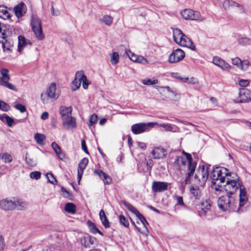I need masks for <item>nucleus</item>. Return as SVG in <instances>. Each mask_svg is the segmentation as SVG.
<instances>
[{"label":"nucleus","instance_id":"f257e3e1","mask_svg":"<svg viewBox=\"0 0 251 251\" xmlns=\"http://www.w3.org/2000/svg\"><path fill=\"white\" fill-rule=\"evenodd\" d=\"M224 189L226 192L227 194L233 196V195L239 190V207L237 210L238 213H241L244 211L242 208L248 201V195L245 187L242 184L241 181L229 182L226 181L224 184Z\"/></svg>","mask_w":251,"mask_h":251},{"label":"nucleus","instance_id":"f03ea898","mask_svg":"<svg viewBox=\"0 0 251 251\" xmlns=\"http://www.w3.org/2000/svg\"><path fill=\"white\" fill-rule=\"evenodd\" d=\"M186 158H184L182 156H177L175 161V164L179 167V170L181 171L184 170L185 167L187 168V173L186 174L184 182L185 184L191 183V177L193 176L196 170L197 163L193 161L190 154L183 151Z\"/></svg>","mask_w":251,"mask_h":251},{"label":"nucleus","instance_id":"7ed1b4c3","mask_svg":"<svg viewBox=\"0 0 251 251\" xmlns=\"http://www.w3.org/2000/svg\"><path fill=\"white\" fill-rule=\"evenodd\" d=\"M210 177L212 179H219L221 182L225 183L228 181L229 182L241 181L236 173H228L227 169L226 168L219 167L212 169Z\"/></svg>","mask_w":251,"mask_h":251},{"label":"nucleus","instance_id":"20e7f679","mask_svg":"<svg viewBox=\"0 0 251 251\" xmlns=\"http://www.w3.org/2000/svg\"><path fill=\"white\" fill-rule=\"evenodd\" d=\"M218 205L219 208L223 211L233 210L236 211L239 207V202L233 196L227 194L220 197L218 200Z\"/></svg>","mask_w":251,"mask_h":251},{"label":"nucleus","instance_id":"39448f33","mask_svg":"<svg viewBox=\"0 0 251 251\" xmlns=\"http://www.w3.org/2000/svg\"><path fill=\"white\" fill-rule=\"evenodd\" d=\"M25 205L24 202L16 198L12 200L5 199L0 201V208L4 210H22Z\"/></svg>","mask_w":251,"mask_h":251},{"label":"nucleus","instance_id":"423d86ee","mask_svg":"<svg viewBox=\"0 0 251 251\" xmlns=\"http://www.w3.org/2000/svg\"><path fill=\"white\" fill-rule=\"evenodd\" d=\"M210 168L200 166L194 177L196 183L200 186H204L209 177Z\"/></svg>","mask_w":251,"mask_h":251},{"label":"nucleus","instance_id":"0eeeda50","mask_svg":"<svg viewBox=\"0 0 251 251\" xmlns=\"http://www.w3.org/2000/svg\"><path fill=\"white\" fill-rule=\"evenodd\" d=\"M30 25L36 38L38 40H43L45 36L43 33L41 20L36 15H32Z\"/></svg>","mask_w":251,"mask_h":251},{"label":"nucleus","instance_id":"6e6552de","mask_svg":"<svg viewBox=\"0 0 251 251\" xmlns=\"http://www.w3.org/2000/svg\"><path fill=\"white\" fill-rule=\"evenodd\" d=\"M155 124V123L152 122L136 124L131 126V129L134 134H139L149 131Z\"/></svg>","mask_w":251,"mask_h":251},{"label":"nucleus","instance_id":"1a4fd4ad","mask_svg":"<svg viewBox=\"0 0 251 251\" xmlns=\"http://www.w3.org/2000/svg\"><path fill=\"white\" fill-rule=\"evenodd\" d=\"M211 206V202L210 200H207L202 201L201 203V210L199 211V215L202 218L210 220L211 218L209 215L212 213L210 210Z\"/></svg>","mask_w":251,"mask_h":251},{"label":"nucleus","instance_id":"9d476101","mask_svg":"<svg viewBox=\"0 0 251 251\" xmlns=\"http://www.w3.org/2000/svg\"><path fill=\"white\" fill-rule=\"evenodd\" d=\"M185 54L181 49H177L174 50L170 54L168 61L170 63H176L182 60L185 57Z\"/></svg>","mask_w":251,"mask_h":251},{"label":"nucleus","instance_id":"9b49d317","mask_svg":"<svg viewBox=\"0 0 251 251\" xmlns=\"http://www.w3.org/2000/svg\"><path fill=\"white\" fill-rule=\"evenodd\" d=\"M251 100V92L245 88L240 89L238 93V98L236 102L239 103L247 102Z\"/></svg>","mask_w":251,"mask_h":251},{"label":"nucleus","instance_id":"f8f14e48","mask_svg":"<svg viewBox=\"0 0 251 251\" xmlns=\"http://www.w3.org/2000/svg\"><path fill=\"white\" fill-rule=\"evenodd\" d=\"M181 15L185 20H196L200 18V13L190 9H186L181 11Z\"/></svg>","mask_w":251,"mask_h":251},{"label":"nucleus","instance_id":"ddd939ff","mask_svg":"<svg viewBox=\"0 0 251 251\" xmlns=\"http://www.w3.org/2000/svg\"><path fill=\"white\" fill-rule=\"evenodd\" d=\"M62 121L63 127L66 130L75 128L77 126L76 119L72 116L62 119Z\"/></svg>","mask_w":251,"mask_h":251},{"label":"nucleus","instance_id":"4468645a","mask_svg":"<svg viewBox=\"0 0 251 251\" xmlns=\"http://www.w3.org/2000/svg\"><path fill=\"white\" fill-rule=\"evenodd\" d=\"M75 77L77 79V81L80 82V84L82 83V87L84 89H87L88 88L90 83L87 79V77L85 75L83 71L76 72Z\"/></svg>","mask_w":251,"mask_h":251},{"label":"nucleus","instance_id":"2eb2a0df","mask_svg":"<svg viewBox=\"0 0 251 251\" xmlns=\"http://www.w3.org/2000/svg\"><path fill=\"white\" fill-rule=\"evenodd\" d=\"M168 184L165 182L154 181L152 184V190L154 192H162L168 189Z\"/></svg>","mask_w":251,"mask_h":251},{"label":"nucleus","instance_id":"dca6fc26","mask_svg":"<svg viewBox=\"0 0 251 251\" xmlns=\"http://www.w3.org/2000/svg\"><path fill=\"white\" fill-rule=\"evenodd\" d=\"M212 62L223 71H229L231 68V66L228 63L218 56L214 57Z\"/></svg>","mask_w":251,"mask_h":251},{"label":"nucleus","instance_id":"f3484780","mask_svg":"<svg viewBox=\"0 0 251 251\" xmlns=\"http://www.w3.org/2000/svg\"><path fill=\"white\" fill-rule=\"evenodd\" d=\"M151 154L154 159H160L166 157L167 151L163 148L159 147L154 148L152 150Z\"/></svg>","mask_w":251,"mask_h":251},{"label":"nucleus","instance_id":"a211bd4d","mask_svg":"<svg viewBox=\"0 0 251 251\" xmlns=\"http://www.w3.org/2000/svg\"><path fill=\"white\" fill-rule=\"evenodd\" d=\"M178 44L182 47L189 48L193 50H196L195 45L193 44L191 40L185 35L183 36L180 41H179Z\"/></svg>","mask_w":251,"mask_h":251},{"label":"nucleus","instance_id":"6ab92c4d","mask_svg":"<svg viewBox=\"0 0 251 251\" xmlns=\"http://www.w3.org/2000/svg\"><path fill=\"white\" fill-rule=\"evenodd\" d=\"M14 11L17 17L21 18L26 13V5L24 3L21 2L14 7Z\"/></svg>","mask_w":251,"mask_h":251},{"label":"nucleus","instance_id":"aec40b11","mask_svg":"<svg viewBox=\"0 0 251 251\" xmlns=\"http://www.w3.org/2000/svg\"><path fill=\"white\" fill-rule=\"evenodd\" d=\"M96 239L90 235L83 236L80 239V244L85 247H90L94 244Z\"/></svg>","mask_w":251,"mask_h":251},{"label":"nucleus","instance_id":"412c9836","mask_svg":"<svg viewBox=\"0 0 251 251\" xmlns=\"http://www.w3.org/2000/svg\"><path fill=\"white\" fill-rule=\"evenodd\" d=\"M136 217L140 220L143 226V229L142 230H141V229L139 227H137V229L143 235H147L148 233V230L146 226V225L148 224V222L147 221L144 216L140 212L137 214Z\"/></svg>","mask_w":251,"mask_h":251},{"label":"nucleus","instance_id":"4be33fe9","mask_svg":"<svg viewBox=\"0 0 251 251\" xmlns=\"http://www.w3.org/2000/svg\"><path fill=\"white\" fill-rule=\"evenodd\" d=\"M72 106L66 107L62 106L59 108V113L61 116V119L72 116Z\"/></svg>","mask_w":251,"mask_h":251},{"label":"nucleus","instance_id":"5701e85b","mask_svg":"<svg viewBox=\"0 0 251 251\" xmlns=\"http://www.w3.org/2000/svg\"><path fill=\"white\" fill-rule=\"evenodd\" d=\"M56 84L55 83H52L47 90L46 93L51 99L56 100L58 98L56 94Z\"/></svg>","mask_w":251,"mask_h":251},{"label":"nucleus","instance_id":"b1692460","mask_svg":"<svg viewBox=\"0 0 251 251\" xmlns=\"http://www.w3.org/2000/svg\"><path fill=\"white\" fill-rule=\"evenodd\" d=\"M27 44H31L29 40H26L25 37L23 36L20 35L18 36V51L19 52H21L24 47Z\"/></svg>","mask_w":251,"mask_h":251},{"label":"nucleus","instance_id":"393cba45","mask_svg":"<svg viewBox=\"0 0 251 251\" xmlns=\"http://www.w3.org/2000/svg\"><path fill=\"white\" fill-rule=\"evenodd\" d=\"M10 17V13L7 7L3 5H0V18L5 20Z\"/></svg>","mask_w":251,"mask_h":251},{"label":"nucleus","instance_id":"a878e982","mask_svg":"<svg viewBox=\"0 0 251 251\" xmlns=\"http://www.w3.org/2000/svg\"><path fill=\"white\" fill-rule=\"evenodd\" d=\"M184 35L181 30L178 28H175L173 30V38L176 44H178L179 41H180Z\"/></svg>","mask_w":251,"mask_h":251},{"label":"nucleus","instance_id":"bb28decb","mask_svg":"<svg viewBox=\"0 0 251 251\" xmlns=\"http://www.w3.org/2000/svg\"><path fill=\"white\" fill-rule=\"evenodd\" d=\"M191 195L196 200H199L201 197V192L198 186H191L190 188Z\"/></svg>","mask_w":251,"mask_h":251},{"label":"nucleus","instance_id":"cd10ccee","mask_svg":"<svg viewBox=\"0 0 251 251\" xmlns=\"http://www.w3.org/2000/svg\"><path fill=\"white\" fill-rule=\"evenodd\" d=\"M99 216L102 225L105 228H108L110 226L109 221L105 215V212L103 209L100 210Z\"/></svg>","mask_w":251,"mask_h":251},{"label":"nucleus","instance_id":"c85d7f7f","mask_svg":"<svg viewBox=\"0 0 251 251\" xmlns=\"http://www.w3.org/2000/svg\"><path fill=\"white\" fill-rule=\"evenodd\" d=\"M0 120L4 123H6L8 126H12L14 123V119L6 114L0 115Z\"/></svg>","mask_w":251,"mask_h":251},{"label":"nucleus","instance_id":"c756f323","mask_svg":"<svg viewBox=\"0 0 251 251\" xmlns=\"http://www.w3.org/2000/svg\"><path fill=\"white\" fill-rule=\"evenodd\" d=\"M9 71L7 69H1L0 70V73L1 75V76L0 77V79L1 80V83L2 82L8 81L10 79V76L8 75Z\"/></svg>","mask_w":251,"mask_h":251},{"label":"nucleus","instance_id":"7c9ffc66","mask_svg":"<svg viewBox=\"0 0 251 251\" xmlns=\"http://www.w3.org/2000/svg\"><path fill=\"white\" fill-rule=\"evenodd\" d=\"M64 210L68 213L74 214L76 212V207L74 203L68 202L66 203Z\"/></svg>","mask_w":251,"mask_h":251},{"label":"nucleus","instance_id":"2f4dec72","mask_svg":"<svg viewBox=\"0 0 251 251\" xmlns=\"http://www.w3.org/2000/svg\"><path fill=\"white\" fill-rule=\"evenodd\" d=\"M211 187L216 191H221V188L224 186V182H221L219 179H212Z\"/></svg>","mask_w":251,"mask_h":251},{"label":"nucleus","instance_id":"473e14b6","mask_svg":"<svg viewBox=\"0 0 251 251\" xmlns=\"http://www.w3.org/2000/svg\"><path fill=\"white\" fill-rule=\"evenodd\" d=\"M123 203L130 211L134 214L136 216L139 213V212L130 203L126 202L125 201H122Z\"/></svg>","mask_w":251,"mask_h":251},{"label":"nucleus","instance_id":"72a5a7b5","mask_svg":"<svg viewBox=\"0 0 251 251\" xmlns=\"http://www.w3.org/2000/svg\"><path fill=\"white\" fill-rule=\"evenodd\" d=\"M88 225L90 230V232L93 234H96L97 233H99L100 235H102L103 233L102 232L100 231L94 225V223H93L91 221L88 222Z\"/></svg>","mask_w":251,"mask_h":251},{"label":"nucleus","instance_id":"f704fd0d","mask_svg":"<svg viewBox=\"0 0 251 251\" xmlns=\"http://www.w3.org/2000/svg\"><path fill=\"white\" fill-rule=\"evenodd\" d=\"M35 139L36 142L41 145H43L45 144V140L46 139V137L44 134L40 133H36L34 135Z\"/></svg>","mask_w":251,"mask_h":251},{"label":"nucleus","instance_id":"c9c22d12","mask_svg":"<svg viewBox=\"0 0 251 251\" xmlns=\"http://www.w3.org/2000/svg\"><path fill=\"white\" fill-rule=\"evenodd\" d=\"M88 163V159L87 158H84L80 160L78 164V169L80 171L84 172L86 167Z\"/></svg>","mask_w":251,"mask_h":251},{"label":"nucleus","instance_id":"e433bc0d","mask_svg":"<svg viewBox=\"0 0 251 251\" xmlns=\"http://www.w3.org/2000/svg\"><path fill=\"white\" fill-rule=\"evenodd\" d=\"M113 19L110 16L108 15H105L100 21L103 22L106 25L110 26L113 22Z\"/></svg>","mask_w":251,"mask_h":251},{"label":"nucleus","instance_id":"4c0bfd02","mask_svg":"<svg viewBox=\"0 0 251 251\" xmlns=\"http://www.w3.org/2000/svg\"><path fill=\"white\" fill-rule=\"evenodd\" d=\"M25 159L27 165L29 167H33L37 165V161L33 158L28 157L27 153L25 154Z\"/></svg>","mask_w":251,"mask_h":251},{"label":"nucleus","instance_id":"58836bf2","mask_svg":"<svg viewBox=\"0 0 251 251\" xmlns=\"http://www.w3.org/2000/svg\"><path fill=\"white\" fill-rule=\"evenodd\" d=\"M119 55L117 52H113L110 56V62L112 65H116L119 62Z\"/></svg>","mask_w":251,"mask_h":251},{"label":"nucleus","instance_id":"ea45409f","mask_svg":"<svg viewBox=\"0 0 251 251\" xmlns=\"http://www.w3.org/2000/svg\"><path fill=\"white\" fill-rule=\"evenodd\" d=\"M0 158L3 159L5 163H9L12 161V156L6 153H0Z\"/></svg>","mask_w":251,"mask_h":251},{"label":"nucleus","instance_id":"a19ab883","mask_svg":"<svg viewBox=\"0 0 251 251\" xmlns=\"http://www.w3.org/2000/svg\"><path fill=\"white\" fill-rule=\"evenodd\" d=\"M126 53L129 58L132 61L137 62L138 55L133 53L129 50H126Z\"/></svg>","mask_w":251,"mask_h":251},{"label":"nucleus","instance_id":"79ce46f5","mask_svg":"<svg viewBox=\"0 0 251 251\" xmlns=\"http://www.w3.org/2000/svg\"><path fill=\"white\" fill-rule=\"evenodd\" d=\"M142 82L144 85H151L157 84L158 82V80L157 79H147L143 80Z\"/></svg>","mask_w":251,"mask_h":251},{"label":"nucleus","instance_id":"37998d69","mask_svg":"<svg viewBox=\"0 0 251 251\" xmlns=\"http://www.w3.org/2000/svg\"><path fill=\"white\" fill-rule=\"evenodd\" d=\"M51 98L49 97L46 93H43L41 94V100L44 104H47L50 102Z\"/></svg>","mask_w":251,"mask_h":251},{"label":"nucleus","instance_id":"c03bdc74","mask_svg":"<svg viewBox=\"0 0 251 251\" xmlns=\"http://www.w3.org/2000/svg\"><path fill=\"white\" fill-rule=\"evenodd\" d=\"M80 83L78 81H77V79L75 77L74 80L73 81V82L71 83V88L72 90L75 91L79 89V88L80 86Z\"/></svg>","mask_w":251,"mask_h":251},{"label":"nucleus","instance_id":"a18cd8bd","mask_svg":"<svg viewBox=\"0 0 251 251\" xmlns=\"http://www.w3.org/2000/svg\"><path fill=\"white\" fill-rule=\"evenodd\" d=\"M181 80L183 82L189 83V84H196L198 81L197 80L193 77H192L190 78L188 77H182L181 78Z\"/></svg>","mask_w":251,"mask_h":251},{"label":"nucleus","instance_id":"49530a36","mask_svg":"<svg viewBox=\"0 0 251 251\" xmlns=\"http://www.w3.org/2000/svg\"><path fill=\"white\" fill-rule=\"evenodd\" d=\"M10 106L4 101L0 100V109L3 111L6 112L10 110Z\"/></svg>","mask_w":251,"mask_h":251},{"label":"nucleus","instance_id":"de8ad7c7","mask_svg":"<svg viewBox=\"0 0 251 251\" xmlns=\"http://www.w3.org/2000/svg\"><path fill=\"white\" fill-rule=\"evenodd\" d=\"M46 176L48 180V181L51 184L55 185L57 183V180L52 174L47 173L46 174Z\"/></svg>","mask_w":251,"mask_h":251},{"label":"nucleus","instance_id":"09e8293b","mask_svg":"<svg viewBox=\"0 0 251 251\" xmlns=\"http://www.w3.org/2000/svg\"><path fill=\"white\" fill-rule=\"evenodd\" d=\"M119 221L121 225L125 227H128L129 226L128 221L124 215H121L119 216Z\"/></svg>","mask_w":251,"mask_h":251},{"label":"nucleus","instance_id":"8fccbe9b","mask_svg":"<svg viewBox=\"0 0 251 251\" xmlns=\"http://www.w3.org/2000/svg\"><path fill=\"white\" fill-rule=\"evenodd\" d=\"M2 43V47L4 50H11V48L12 47V45L10 44L9 42H8L6 40L2 41L1 42Z\"/></svg>","mask_w":251,"mask_h":251},{"label":"nucleus","instance_id":"3c124183","mask_svg":"<svg viewBox=\"0 0 251 251\" xmlns=\"http://www.w3.org/2000/svg\"><path fill=\"white\" fill-rule=\"evenodd\" d=\"M239 43L243 45H250L251 44V39L247 37H243L239 39Z\"/></svg>","mask_w":251,"mask_h":251},{"label":"nucleus","instance_id":"603ef678","mask_svg":"<svg viewBox=\"0 0 251 251\" xmlns=\"http://www.w3.org/2000/svg\"><path fill=\"white\" fill-rule=\"evenodd\" d=\"M97 121H98V117L96 114H93V115H91L89 118V126H93L94 124H95L96 123H97Z\"/></svg>","mask_w":251,"mask_h":251},{"label":"nucleus","instance_id":"864d4df0","mask_svg":"<svg viewBox=\"0 0 251 251\" xmlns=\"http://www.w3.org/2000/svg\"><path fill=\"white\" fill-rule=\"evenodd\" d=\"M0 85L7 87L10 90H12L15 91H17L16 87L12 84L9 83L8 81H6V82H2V83L0 84Z\"/></svg>","mask_w":251,"mask_h":251},{"label":"nucleus","instance_id":"5fc2aeb1","mask_svg":"<svg viewBox=\"0 0 251 251\" xmlns=\"http://www.w3.org/2000/svg\"><path fill=\"white\" fill-rule=\"evenodd\" d=\"M29 176L30 178L37 180L41 177V173L39 171L32 172L30 173Z\"/></svg>","mask_w":251,"mask_h":251},{"label":"nucleus","instance_id":"6e6d98bb","mask_svg":"<svg viewBox=\"0 0 251 251\" xmlns=\"http://www.w3.org/2000/svg\"><path fill=\"white\" fill-rule=\"evenodd\" d=\"M231 62L233 65L236 66L239 68L240 67L241 65H242V61L238 57L232 58L231 59Z\"/></svg>","mask_w":251,"mask_h":251},{"label":"nucleus","instance_id":"4d7b16f0","mask_svg":"<svg viewBox=\"0 0 251 251\" xmlns=\"http://www.w3.org/2000/svg\"><path fill=\"white\" fill-rule=\"evenodd\" d=\"M56 155L58 157V158L62 160H63L65 158V153L62 151L61 148H59V150L56 151H55Z\"/></svg>","mask_w":251,"mask_h":251},{"label":"nucleus","instance_id":"13d9d810","mask_svg":"<svg viewBox=\"0 0 251 251\" xmlns=\"http://www.w3.org/2000/svg\"><path fill=\"white\" fill-rule=\"evenodd\" d=\"M94 173L99 176L100 178L101 179H102L104 177L106 176V174L101 170L95 169L94 170Z\"/></svg>","mask_w":251,"mask_h":251},{"label":"nucleus","instance_id":"bf43d9fd","mask_svg":"<svg viewBox=\"0 0 251 251\" xmlns=\"http://www.w3.org/2000/svg\"><path fill=\"white\" fill-rule=\"evenodd\" d=\"M250 65V62L248 60H245L242 61V65H241L240 68L243 71H246Z\"/></svg>","mask_w":251,"mask_h":251},{"label":"nucleus","instance_id":"052dcab7","mask_svg":"<svg viewBox=\"0 0 251 251\" xmlns=\"http://www.w3.org/2000/svg\"><path fill=\"white\" fill-rule=\"evenodd\" d=\"M14 107L19 110L21 113H24L26 111V108L25 106L21 103H18L14 106Z\"/></svg>","mask_w":251,"mask_h":251},{"label":"nucleus","instance_id":"680f3d73","mask_svg":"<svg viewBox=\"0 0 251 251\" xmlns=\"http://www.w3.org/2000/svg\"><path fill=\"white\" fill-rule=\"evenodd\" d=\"M174 197L176 198V205H184L182 197L179 196H175Z\"/></svg>","mask_w":251,"mask_h":251},{"label":"nucleus","instance_id":"e2e57ef3","mask_svg":"<svg viewBox=\"0 0 251 251\" xmlns=\"http://www.w3.org/2000/svg\"><path fill=\"white\" fill-rule=\"evenodd\" d=\"M137 62L145 65V64H147L148 63V61L143 56H138V55Z\"/></svg>","mask_w":251,"mask_h":251},{"label":"nucleus","instance_id":"0e129e2a","mask_svg":"<svg viewBox=\"0 0 251 251\" xmlns=\"http://www.w3.org/2000/svg\"><path fill=\"white\" fill-rule=\"evenodd\" d=\"M104 184L109 185L112 183V181L109 176L106 175V176L104 177L102 179Z\"/></svg>","mask_w":251,"mask_h":251},{"label":"nucleus","instance_id":"69168bd1","mask_svg":"<svg viewBox=\"0 0 251 251\" xmlns=\"http://www.w3.org/2000/svg\"><path fill=\"white\" fill-rule=\"evenodd\" d=\"M3 27H4V26H2L0 24V37L2 38L3 39H5L6 37V34L5 30L3 29Z\"/></svg>","mask_w":251,"mask_h":251},{"label":"nucleus","instance_id":"338daca9","mask_svg":"<svg viewBox=\"0 0 251 251\" xmlns=\"http://www.w3.org/2000/svg\"><path fill=\"white\" fill-rule=\"evenodd\" d=\"M81 148L82 150L87 154L89 153V152L88 151L87 146L86 145V143L84 140H83L81 141Z\"/></svg>","mask_w":251,"mask_h":251},{"label":"nucleus","instance_id":"774afa93","mask_svg":"<svg viewBox=\"0 0 251 251\" xmlns=\"http://www.w3.org/2000/svg\"><path fill=\"white\" fill-rule=\"evenodd\" d=\"M249 84V82L247 80L242 79L239 81V84L242 87H246Z\"/></svg>","mask_w":251,"mask_h":251}]
</instances>
